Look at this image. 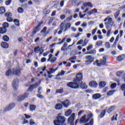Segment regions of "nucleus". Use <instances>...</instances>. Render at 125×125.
<instances>
[{"mask_svg": "<svg viewBox=\"0 0 125 125\" xmlns=\"http://www.w3.org/2000/svg\"><path fill=\"white\" fill-rule=\"evenodd\" d=\"M83 80V74L81 73H78L76 75V78L74 80L73 82H70L67 84V86H69L71 88H78L79 86L83 89L87 88V85L84 83H82V81Z\"/></svg>", "mask_w": 125, "mask_h": 125, "instance_id": "1", "label": "nucleus"}, {"mask_svg": "<svg viewBox=\"0 0 125 125\" xmlns=\"http://www.w3.org/2000/svg\"><path fill=\"white\" fill-rule=\"evenodd\" d=\"M93 114L90 113L89 114H88L86 117V115H84L81 118L79 121L80 124H87V125H93L94 122L93 119Z\"/></svg>", "mask_w": 125, "mask_h": 125, "instance_id": "2", "label": "nucleus"}, {"mask_svg": "<svg viewBox=\"0 0 125 125\" xmlns=\"http://www.w3.org/2000/svg\"><path fill=\"white\" fill-rule=\"evenodd\" d=\"M66 119L65 117L62 116V113H59L57 117V120L54 121V125H65Z\"/></svg>", "mask_w": 125, "mask_h": 125, "instance_id": "3", "label": "nucleus"}, {"mask_svg": "<svg viewBox=\"0 0 125 125\" xmlns=\"http://www.w3.org/2000/svg\"><path fill=\"white\" fill-rule=\"evenodd\" d=\"M71 23L68 22L67 23H65V21L62 22L60 25V30L58 32L59 35H61L62 34V31L66 32L68 31V29L71 28Z\"/></svg>", "mask_w": 125, "mask_h": 125, "instance_id": "4", "label": "nucleus"}, {"mask_svg": "<svg viewBox=\"0 0 125 125\" xmlns=\"http://www.w3.org/2000/svg\"><path fill=\"white\" fill-rule=\"evenodd\" d=\"M104 25L106 29H109L110 27H113L115 26V21L113 20V19L111 18V16H107L104 20Z\"/></svg>", "mask_w": 125, "mask_h": 125, "instance_id": "5", "label": "nucleus"}, {"mask_svg": "<svg viewBox=\"0 0 125 125\" xmlns=\"http://www.w3.org/2000/svg\"><path fill=\"white\" fill-rule=\"evenodd\" d=\"M28 96H29V94L27 93L24 94L22 96H19L18 98V101H23V100L26 99V98H28Z\"/></svg>", "mask_w": 125, "mask_h": 125, "instance_id": "6", "label": "nucleus"}, {"mask_svg": "<svg viewBox=\"0 0 125 125\" xmlns=\"http://www.w3.org/2000/svg\"><path fill=\"white\" fill-rule=\"evenodd\" d=\"M75 120V113H72L71 116L68 118V122L70 124V125H74V121Z\"/></svg>", "mask_w": 125, "mask_h": 125, "instance_id": "7", "label": "nucleus"}, {"mask_svg": "<svg viewBox=\"0 0 125 125\" xmlns=\"http://www.w3.org/2000/svg\"><path fill=\"white\" fill-rule=\"evenodd\" d=\"M34 52L36 53H39L40 52V55H42L43 53V49L42 48H40V46H37L34 48Z\"/></svg>", "mask_w": 125, "mask_h": 125, "instance_id": "8", "label": "nucleus"}, {"mask_svg": "<svg viewBox=\"0 0 125 125\" xmlns=\"http://www.w3.org/2000/svg\"><path fill=\"white\" fill-rule=\"evenodd\" d=\"M15 107V104L12 103L9 104L7 107L4 108V111H10L12 109H13Z\"/></svg>", "mask_w": 125, "mask_h": 125, "instance_id": "9", "label": "nucleus"}, {"mask_svg": "<svg viewBox=\"0 0 125 125\" xmlns=\"http://www.w3.org/2000/svg\"><path fill=\"white\" fill-rule=\"evenodd\" d=\"M39 86V84L38 83H35L31 85L30 86V87L28 88L27 90L28 91H29L30 92H32L33 90H34V88H37L38 86Z\"/></svg>", "mask_w": 125, "mask_h": 125, "instance_id": "10", "label": "nucleus"}, {"mask_svg": "<svg viewBox=\"0 0 125 125\" xmlns=\"http://www.w3.org/2000/svg\"><path fill=\"white\" fill-rule=\"evenodd\" d=\"M58 70V68L56 67L55 69H54L53 68H50L49 69V71L48 70L47 71V75H51L52 74H54L56 71Z\"/></svg>", "mask_w": 125, "mask_h": 125, "instance_id": "11", "label": "nucleus"}, {"mask_svg": "<svg viewBox=\"0 0 125 125\" xmlns=\"http://www.w3.org/2000/svg\"><path fill=\"white\" fill-rule=\"evenodd\" d=\"M71 46H73V44L68 45L67 48H66V47L62 46L61 50L62 51H68V50H69V51H71Z\"/></svg>", "mask_w": 125, "mask_h": 125, "instance_id": "12", "label": "nucleus"}, {"mask_svg": "<svg viewBox=\"0 0 125 125\" xmlns=\"http://www.w3.org/2000/svg\"><path fill=\"white\" fill-rule=\"evenodd\" d=\"M89 85L91 87H97V86L98 85V84L96 82L92 81L89 83Z\"/></svg>", "mask_w": 125, "mask_h": 125, "instance_id": "13", "label": "nucleus"}, {"mask_svg": "<svg viewBox=\"0 0 125 125\" xmlns=\"http://www.w3.org/2000/svg\"><path fill=\"white\" fill-rule=\"evenodd\" d=\"M13 87L14 89H17V88H18V80L16 79L14 80L13 83Z\"/></svg>", "mask_w": 125, "mask_h": 125, "instance_id": "14", "label": "nucleus"}, {"mask_svg": "<svg viewBox=\"0 0 125 125\" xmlns=\"http://www.w3.org/2000/svg\"><path fill=\"white\" fill-rule=\"evenodd\" d=\"M63 106L65 107V108H68L69 107V105H70V101L68 100L64 101V102H62Z\"/></svg>", "mask_w": 125, "mask_h": 125, "instance_id": "15", "label": "nucleus"}, {"mask_svg": "<svg viewBox=\"0 0 125 125\" xmlns=\"http://www.w3.org/2000/svg\"><path fill=\"white\" fill-rule=\"evenodd\" d=\"M108 59V57L104 56L103 58V59H101V63H102V65H106L107 62L106 61Z\"/></svg>", "mask_w": 125, "mask_h": 125, "instance_id": "16", "label": "nucleus"}, {"mask_svg": "<svg viewBox=\"0 0 125 125\" xmlns=\"http://www.w3.org/2000/svg\"><path fill=\"white\" fill-rule=\"evenodd\" d=\"M92 97L95 100H97V99L101 98L102 97V95L100 94L97 93L93 95Z\"/></svg>", "mask_w": 125, "mask_h": 125, "instance_id": "17", "label": "nucleus"}, {"mask_svg": "<svg viewBox=\"0 0 125 125\" xmlns=\"http://www.w3.org/2000/svg\"><path fill=\"white\" fill-rule=\"evenodd\" d=\"M93 65L94 66H97L98 67H101V66H102V63H101V61H98V60H96V61H95L94 62H93Z\"/></svg>", "mask_w": 125, "mask_h": 125, "instance_id": "18", "label": "nucleus"}, {"mask_svg": "<svg viewBox=\"0 0 125 125\" xmlns=\"http://www.w3.org/2000/svg\"><path fill=\"white\" fill-rule=\"evenodd\" d=\"M13 75H16V76H20L21 75V71L19 69H13Z\"/></svg>", "mask_w": 125, "mask_h": 125, "instance_id": "19", "label": "nucleus"}, {"mask_svg": "<svg viewBox=\"0 0 125 125\" xmlns=\"http://www.w3.org/2000/svg\"><path fill=\"white\" fill-rule=\"evenodd\" d=\"M99 86L100 88H103L106 86V82L104 81H101L99 83Z\"/></svg>", "mask_w": 125, "mask_h": 125, "instance_id": "20", "label": "nucleus"}, {"mask_svg": "<svg viewBox=\"0 0 125 125\" xmlns=\"http://www.w3.org/2000/svg\"><path fill=\"white\" fill-rule=\"evenodd\" d=\"M63 108V105L62 104H57L55 106L56 110H61Z\"/></svg>", "mask_w": 125, "mask_h": 125, "instance_id": "21", "label": "nucleus"}, {"mask_svg": "<svg viewBox=\"0 0 125 125\" xmlns=\"http://www.w3.org/2000/svg\"><path fill=\"white\" fill-rule=\"evenodd\" d=\"M85 58L86 60H88V61H90L91 63L94 61V58L92 57L91 56H86Z\"/></svg>", "mask_w": 125, "mask_h": 125, "instance_id": "22", "label": "nucleus"}, {"mask_svg": "<svg viewBox=\"0 0 125 125\" xmlns=\"http://www.w3.org/2000/svg\"><path fill=\"white\" fill-rule=\"evenodd\" d=\"M125 59V55H122L121 56H119L117 57L116 58V60L117 61H122V60H124Z\"/></svg>", "mask_w": 125, "mask_h": 125, "instance_id": "23", "label": "nucleus"}, {"mask_svg": "<svg viewBox=\"0 0 125 125\" xmlns=\"http://www.w3.org/2000/svg\"><path fill=\"white\" fill-rule=\"evenodd\" d=\"M83 6H88V7H92L93 5L90 2H85L83 4Z\"/></svg>", "mask_w": 125, "mask_h": 125, "instance_id": "24", "label": "nucleus"}, {"mask_svg": "<svg viewBox=\"0 0 125 125\" xmlns=\"http://www.w3.org/2000/svg\"><path fill=\"white\" fill-rule=\"evenodd\" d=\"M7 31V29L3 27L0 28V34H5Z\"/></svg>", "mask_w": 125, "mask_h": 125, "instance_id": "25", "label": "nucleus"}, {"mask_svg": "<svg viewBox=\"0 0 125 125\" xmlns=\"http://www.w3.org/2000/svg\"><path fill=\"white\" fill-rule=\"evenodd\" d=\"M115 92L116 91L115 90H110L107 92V95L108 96H111V95H113V94H114Z\"/></svg>", "mask_w": 125, "mask_h": 125, "instance_id": "26", "label": "nucleus"}, {"mask_svg": "<svg viewBox=\"0 0 125 125\" xmlns=\"http://www.w3.org/2000/svg\"><path fill=\"white\" fill-rule=\"evenodd\" d=\"M1 46L3 48H7L8 47V44L7 43H6V42H2L1 43Z\"/></svg>", "mask_w": 125, "mask_h": 125, "instance_id": "27", "label": "nucleus"}, {"mask_svg": "<svg viewBox=\"0 0 125 125\" xmlns=\"http://www.w3.org/2000/svg\"><path fill=\"white\" fill-rule=\"evenodd\" d=\"M66 72L63 70H62L60 72H59L58 74L56 75V77H60V76H64Z\"/></svg>", "mask_w": 125, "mask_h": 125, "instance_id": "28", "label": "nucleus"}, {"mask_svg": "<svg viewBox=\"0 0 125 125\" xmlns=\"http://www.w3.org/2000/svg\"><path fill=\"white\" fill-rule=\"evenodd\" d=\"M105 114H106V109H104V110H103L101 112V114H100V118H104Z\"/></svg>", "mask_w": 125, "mask_h": 125, "instance_id": "29", "label": "nucleus"}, {"mask_svg": "<svg viewBox=\"0 0 125 125\" xmlns=\"http://www.w3.org/2000/svg\"><path fill=\"white\" fill-rule=\"evenodd\" d=\"M71 114H72V110L68 109L67 111L65 112V116H66V117H69V116H70Z\"/></svg>", "mask_w": 125, "mask_h": 125, "instance_id": "30", "label": "nucleus"}, {"mask_svg": "<svg viewBox=\"0 0 125 125\" xmlns=\"http://www.w3.org/2000/svg\"><path fill=\"white\" fill-rule=\"evenodd\" d=\"M10 75H13V69H10L6 72V76H10Z\"/></svg>", "mask_w": 125, "mask_h": 125, "instance_id": "31", "label": "nucleus"}, {"mask_svg": "<svg viewBox=\"0 0 125 125\" xmlns=\"http://www.w3.org/2000/svg\"><path fill=\"white\" fill-rule=\"evenodd\" d=\"M116 107H115V106H111L110 108H109L107 110V113L108 114H110V113H112V112H113V111H114V109H115Z\"/></svg>", "mask_w": 125, "mask_h": 125, "instance_id": "32", "label": "nucleus"}, {"mask_svg": "<svg viewBox=\"0 0 125 125\" xmlns=\"http://www.w3.org/2000/svg\"><path fill=\"white\" fill-rule=\"evenodd\" d=\"M5 13V8L4 7H0V14H3Z\"/></svg>", "mask_w": 125, "mask_h": 125, "instance_id": "33", "label": "nucleus"}, {"mask_svg": "<svg viewBox=\"0 0 125 125\" xmlns=\"http://www.w3.org/2000/svg\"><path fill=\"white\" fill-rule=\"evenodd\" d=\"M2 39L4 42H7L9 41V37L6 35L3 36Z\"/></svg>", "mask_w": 125, "mask_h": 125, "instance_id": "34", "label": "nucleus"}, {"mask_svg": "<svg viewBox=\"0 0 125 125\" xmlns=\"http://www.w3.org/2000/svg\"><path fill=\"white\" fill-rule=\"evenodd\" d=\"M40 30H41V27H40V24H39L34 28V33H37V32H39Z\"/></svg>", "mask_w": 125, "mask_h": 125, "instance_id": "35", "label": "nucleus"}, {"mask_svg": "<svg viewBox=\"0 0 125 125\" xmlns=\"http://www.w3.org/2000/svg\"><path fill=\"white\" fill-rule=\"evenodd\" d=\"M36 105H35L34 104H31L30 105V111H34V110H36Z\"/></svg>", "mask_w": 125, "mask_h": 125, "instance_id": "36", "label": "nucleus"}, {"mask_svg": "<svg viewBox=\"0 0 125 125\" xmlns=\"http://www.w3.org/2000/svg\"><path fill=\"white\" fill-rule=\"evenodd\" d=\"M2 26L3 28L6 29V28H8V27H9V24L8 23L5 22L3 23Z\"/></svg>", "mask_w": 125, "mask_h": 125, "instance_id": "37", "label": "nucleus"}, {"mask_svg": "<svg viewBox=\"0 0 125 125\" xmlns=\"http://www.w3.org/2000/svg\"><path fill=\"white\" fill-rule=\"evenodd\" d=\"M88 54H91L92 55H94L95 54H96V50H92L89 52L88 53Z\"/></svg>", "mask_w": 125, "mask_h": 125, "instance_id": "38", "label": "nucleus"}, {"mask_svg": "<svg viewBox=\"0 0 125 125\" xmlns=\"http://www.w3.org/2000/svg\"><path fill=\"white\" fill-rule=\"evenodd\" d=\"M14 22L16 26H20V23H19V20L15 19Z\"/></svg>", "mask_w": 125, "mask_h": 125, "instance_id": "39", "label": "nucleus"}, {"mask_svg": "<svg viewBox=\"0 0 125 125\" xmlns=\"http://www.w3.org/2000/svg\"><path fill=\"white\" fill-rule=\"evenodd\" d=\"M88 42V40H87V39H85V40H84V42H83V43L82 46H86V44H87Z\"/></svg>", "mask_w": 125, "mask_h": 125, "instance_id": "40", "label": "nucleus"}, {"mask_svg": "<svg viewBox=\"0 0 125 125\" xmlns=\"http://www.w3.org/2000/svg\"><path fill=\"white\" fill-rule=\"evenodd\" d=\"M117 117H118V114H114L113 117L111 118V121H117Z\"/></svg>", "mask_w": 125, "mask_h": 125, "instance_id": "41", "label": "nucleus"}, {"mask_svg": "<svg viewBox=\"0 0 125 125\" xmlns=\"http://www.w3.org/2000/svg\"><path fill=\"white\" fill-rule=\"evenodd\" d=\"M7 22H9L10 23H11V22L13 21V19H12V18H11V17H7Z\"/></svg>", "mask_w": 125, "mask_h": 125, "instance_id": "42", "label": "nucleus"}, {"mask_svg": "<svg viewBox=\"0 0 125 125\" xmlns=\"http://www.w3.org/2000/svg\"><path fill=\"white\" fill-rule=\"evenodd\" d=\"M119 15H120V11H118L114 14V17L115 19H117V18H118Z\"/></svg>", "mask_w": 125, "mask_h": 125, "instance_id": "43", "label": "nucleus"}, {"mask_svg": "<svg viewBox=\"0 0 125 125\" xmlns=\"http://www.w3.org/2000/svg\"><path fill=\"white\" fill-rule=\"evenodd\" d=\"M116 86H117V83H113L110 85V87L112 89H114V88H115Z\"/></svg>", "mask_w": 125, "mask_h": 125, "instance_id": "44", "label": "nucleus"}, {"mask_svg": "<svg viewBox=\"0 0 125 125\" xmlns=\"http://www.w3.org/2000/svg\"><path fill=\"white\" fill-rule=\"evenodd\" d=\"M102 41H98L96 42V44L97 46H101V45H102Z\"/></svg>", "mask_w": 125, "mask_h": 125, "instance_id": "45", "label": "nucleus"}, {"mask_svg": "<svg viewBox=\"0 0 125 125\" xmlns=\"http://www.w3.org/2000/svg\"><path fill=\"white\" fill-rule=\"evenodd\" d=\"M5 15L6 17H11V16H12V14L10 12H7L5 14Z\"/></svg>", "mask_w": 125, "mask_h": 125, "instance_id": "46", "label": "nucleus"}, {"mask_svg": "<svg viewBox=\"0 0 125 125\" xmlns=\"http://www.w3.org/2000/svg\"><path fill=\"white\" fill-rule=\"evenodd\" d=\"M117 77H122L123 76V72L122 71H119L117 73Z\"/></svg>", "mask_w": 125, "mask_h": 125, "instance_id": "47", "label": "nucleus"}, {"mask_svg": "<svg viewBox=\"0 0 125 125\" xmlns=\"http://www.w3.org/2000/svg\"><path fill=\"white\" fill-rule=\"evenodd\" d=\"M56 92V93H63V89H57Z\"/></svg>", "mask_w": 125, "mask_h": 125, "instance_id": "48", "label": "nucleus"}, {"mask_svg": "<svg viewBox=\"0 0 125 125\" xmlns=\"http://www.w3.org/2000/svg\"><path fill=\"white\" fill-rule=\"evenodd\" d=\"M105 46L106 48H107V49L110 48V43L109 42H105Z\"/></svg>", "mask_w": 125, "mask_h": 125, "instance_id": "49", "label": "nucleus"}, {"mask_svg": "<svg viewBox=\"0 0 125 125\" xmlns=\"http://www.w3.org/2000/svg\"><path fill=\"white\" fill-rule=\"evenodd\" d=\"M57 59L56 58L53 57L50 60V62L51 63H54V62L56 61Z\"/></svg>", "mask_w": 125, "mask_h": 125, "instance_id": "50", "label": "nucleus"}, {"mask_svg": "<svg viewBox=\"0 0 125 125\" xmlns=\"http://www.w3.org/2000/svg\"><path fill=\"white\" fill-rule=\"evenodd\" d=\"M11 3V0H7L5 1L6 5H9Z\"/></svg>", "mask_w": 125, "mask_h": 125, "instance_id": "51", "label": "nucleus"}, {"mask_svg": "<svg viewBox=\"0 0 125 125\" xmlns=\"http://www.w3.org/2000/svg\"><path fill=\"white\" fill-rule=\"evenodd\" d=\"M37 97H38L39 98H41V99H43V98H44V97H43V95H41V94H38L37 95Z\"/></svg>", "mask_w": 125, "mask_h": 125, "instance_id": "52", "label": "nucleus"}, {"mask_svg": "<svg viewBox=\"0 0 125 125\" xmlns=\"http://www.w3.org/2000/svg\"><path fill=\"white\" fill-rule=\"evenodd\" d=\"M93 47V46H92V45H89L87 48V51H89L90 49H92Z\"/></svg>", "mask_w": 125, "mask_h": 125, "instance_id": "53", "label": "nucleus"}, {"mask_svg": "<svg viewBox=\"0 0 125 125\" xmlns=\"http://www.w3.org/2000/svg\"><path fill=\"white\" fill-rule=\"evenodd\" d=\"M83 40H79L77 42V45H79L80 44H82V43H83Z\"/></svg>", "mask_w": 125, "mask_h": 125, "instance_id": "54", "label": "nucleus"}, {"mask_svg": "<svg viewBox=\"0 0 125 125\" xmlns=\"http://www.w3.org/2000/svg\"><path fill=\"white\" fill-rule=\"evenodd\" d=\"M49 53H50V52H49V51H48L43 54V56L44 57H46V56H47V55H48V54H49Z\"/></svg>", "mask_w": 125, "mask_h": 125, "instance_id": "55", "label": "nucleus"}, {"mask_svg": "<svg viewBox=\"0 0 125 125\" xmlns=\"http://www.w3.org/2000/svg\"><path fill=\"white\" fill-rule=\"evenodd\" d=\"M18 12H19V13H22V12L24 11V10H23V8L20 7L18 8Z\"/></svg>", "mask_w": 125, "mask_h": 125, "instance_id": "56", "label": "nucleus"}, {"mask_svg": "<svg viewBox=\"0 0 125 125\" xmlns=\"http://www.w3.org/2000/svg\"><path fill=\"white\" fill-rule=\"evenodd\" d=\"M97 31V27H96L95 29H93V30L92 31V35H95Z\"/></svg>", "mask_w": 125, "mask_h": 125, "instance_id": "57", "label": "nucleus"}, {"mask_svg": "<svg viewBox=\"0 0 125 125\" xmlns=\"http://www.w3.org/2000/svg\"><path fill=\"white\" fill-rule=\"evenodd\" d=\"M29 124L30 125H36V123H35V122H34V120L32 119L29 121Z\"/></svg>", "mask_w": 125, "mask_h": 125, "instance_id": "58", "label": "nucleus"}, {"mask_svg": "<svg viewBox=\"0 0 125 125\" xmlns=\"http://www.w3.org/2000/svg\"><path fill=\"white\" fill-rule=\"evenodd\" d=\"M85 64L86 65H90L91 64V62L88 61L87 60L85 61Z\"/></svg>", "mask_w": 125, "mask_h": 125, "instance_id": "59", "label": "nucleus"}, {"mask_svg": "<svg viewBox=\"0 0 125 125\" xmlns=\"http://www.w3.org/2000/svg\"><path fill=\"white\" fill-rule=\"evenodd\" d=\"M85 15H86V14H85L82 15L81 12H80L79 14V16H80V18H83L84 17V16H85Z\"/></svg>", "mask_w": 125, "mask_h": 125, "instance_id": "60", "label": "nucleus"}, {"mask_svg": "<svg viewBox=\"0 0 125 125\" xmlns=\"http://www.w3.org/2000/svg\"><path fill=\"white\" fill-rule=\"evenodd\" d=\"M121 89L122 90H123V91L125 90V84H123L121 86Z\"/></svg>", "mask_w": 125, "mask_h": 125, "instance_id": "61", "label": "nucleus"}, {"mask_svg": "<svg viewBox=\"0 0 125 125\" xmlns=\"http://www.w3.org/2000/svg\"><path fill=\"white\" fill-rule=\"evenodd\" d=\"M28 123H29V121H28V120L24 119L22 122V125H26V124H28Z\"/></svg>", "mask_w": 125, "mask_h": 125, "instance_id": "62", "label": "nucleus"}, {"mask_svg": "<svg viewBox=\"0 0 125 125\" xmlns=\"http://www.w3.org/2000/svg\"><path fill=\"white\" fill-rule=\"evenodd\" d=\"M46 30H47V28H46V27H44L43 28V30L41 31V33H45V32H46Z\"/></svg>", "mask_w": 125, "mask_h": 125, "instance_id": "63", "label": "nucleus"}, {"mask_svg": "<svg viewBox=\"0 0 125 125\" xmlns=\"http://www.w3.org/2000/svg\"><path fill=\"white\" fill-rule=\"evenodd\" d=\"M111 35V30H108L107 31V37H110V36Z\"/></svg>", "mask_w": 125, "mask_h": 125, "instance_id": "64", "label": "nucleus"}]
</instances>
